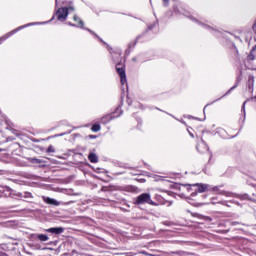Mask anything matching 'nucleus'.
Instances as JSON below:
<instances>
[{
	"mask_svg": "<svg viewBox=\"0 0 256 256\" xmlns=\"http://www.w3.org/2000/svg\"><path fill=\"white\" fill-rule=\"evenodd\" d=\"M55 150H53V146H50L49 148H48V153H53Z\"/></svg>",
	"mask_w": 256,
	"mask_h": 256,
	"instance_id": "2eb2a0df",
	"label": "nucleus"
},
{
	"mask_svg": "<svg viewBox=\"0 0 256 256\" xmlns=\"http://www.w3.org/2000/svg\"><path fill=\"white\" fill-rule=\"evenodd\" d=\"M37 239H39V241L45 242L49 239V236L45 235V234H38Z\"/></svg>",
	"mask_w": 256,
	"mask_h": 256,
	"instance_id": "9b49d317",
	"label": "nucleus"
},
{
	"mask_svg": "<svg viewBox=\"0 0 256 256\" xmlns=\"http://www.w3.org/2000/svg\"><path fill=\"white\" fill-rule=\"evenodd\" d=\"M36 163H39V160L36 159Z\"/></svg>",
	"mask_w": 256,
	"mask_h": 256,
	"instance_id": "cd10ccee",
	"label": "nucleus"
},
{
	"mask_svg": "<svg viewBox=\"0 0 256 256\" xmlns=\"http://www.w3.org/2000/svg\"><path fill=\"white\" fill-rule=\"evenodd\" d=\"M116 70L118 75L120 76V81L122 85H125V83H127V76L125 74V68H123V64L118 63L116 65Z\"/></svg>",
	"mask_w": 256,
	"mask_h": 256,
	"instance_id": "20e7f679",
	"label": "nucleus"
},
{
	"mask_svg": "<svg viewBox=\"0 0 256 256\" xmlns=\"http://www.w3.org/2000/svg\"><path fill=\"white\" fill-rule=\"evenodd\" d=\"M31 25H39V23H29L24 26H20L16 29L12 30L11 32L5 34L3 37L0 38V41H6V39H9V37H11V35H15V33H17V31H21V29H25V27H31Z\"/></svg>",
	"mask_w": 256,
	"mask_h": 256,
	"instance_id": "7ed1b4c3",
	"label": "nucleus"
},
{
	"mask_svg": "<svg viewBox=\"0 0 256 256\" xmlns=\"http://www.w3.org/2000/svg\"><path fill=\"white\" fill-rule=\"evenodd\" d=\"M145 203H148V205L157 206V203L151 200V194L149 193H143L139 195L135 200L136 205H145Z\"/></svg>",
	"mask_w": 256,
	"mask_h": 256,
	"instance_id": "f03ea898",
	"label": "nucleus"
},
{
	"mask_svg": "<svg viewBox=\"0 0 256 256\" xmlns=\"http://www.w3.org/2000/svg\"><path fill=\"white\" fill-rule=\"evenodd\" d=\"M73 20H74L76 23H78V25H76V27H81V29H83L84 23H83V20H81V18H80L79 16L74 15Z\"/></svg>",
	"mask_w": 256,
	"mask_h": 256,
	"instance_id": "1a4fd4ad",
	"label": "nucleus"
},
{
	"mask_svg": "<svg viewBox=\"0 0 256 256\" xmlns=\"http://www.w3.org/2000/svg\"><path fill=\"white\" fill-rule=\"evenodd\" d=\"M232 89H235V87H232V88L230 89V91H232Z\"/></svg>",
	"mask_w": 256,
	"mask_h": 256,
	"instance_id": "a878e982",
	"label": "nucleus"
},
{
	"mask_svg": "<svg viewBox=\"0 0 256 256\" xmlns=\"http://www.w3.org/2000/svg\"><path fill=\"white\" fill-rule=\"evenodd\" d=\"M88 159L90 161V163H99V157L97 156V154L91 152L88 156Z\"/></svg>",
	"mask_w": 256,
	"mask_h": 256,
	"instance_id": "6e6552de",
	"label": "nucleus"
},
{
	"mask_svg": "<svg viewBox=\"0 0 256 256\" xmlns=\"http://www.w3.org/2000/svg\"><path fill=\"white\" fill-rule=\"evenodd\" d=\"M87 31H89V33H91L92 35H95V37H97V34H95V32H93L91 29H87Z\"/></svg>",
	"mask_w": 256,
	"mask_h": 256,
	"instance_id": "dca6fc26",
	"label": "nucleus"
},
{
	"mask_svg": "<svg viewBox=\"0 0 256 256\" xmlns=\"http://www.w3.org/2000/svg\"><path fill=\"white\" fill-rule=\"evenodd\" d=\"M192 21H196L197 23H199L200 25H203L201 22L197 21V19L192 18Z\"/></svg>",
	"mask_w": 256,
	"mask_h": 256,
	"instance_id": "6ab92c4d",
	"label": "nucleus"
},
{
	"mask_svg": "<svg viewBox=\"0 0 256 256\" xmlns=\"http://www.w3.org/2000/svg\"><path fill=\"white\" fill-rule=\"evenodd\" d=\"M192 187H197L198 193H205L208 186L206 184H193Z\"/></svg>",
	"mask_w": 256,
	"mask_h": 256,
	"instance_id": "0eeeda50",
	"label": "nucleus"
},
{
	"mask_svg": "<svg viewBox=\"0 0 256 256\" xmlns=\"http://www.w3.org/2000/svg\"><path fill=\"white\" fill-rule=\"evenodd\" d=\"M68 25H70V27H77V25H75V24H73L71 22H69Z\"/></svg>",
	"mask_w": 256,
	"mask_h": 256,
	"instance_id": "f3484780",
	"label": "nucleus"
},
{
	"mask_svg": "<svg viewBox=\"0 0 256 256\" xmlns=\"http://www.w3.org/2000/svg\"><path fill=\"white\" fill-rule=\"evenodd\" d=\"M111 119H113V116L111 115H106L104 117L101 118V123H109V121H111Z\"/></svg>",
	"mask_w": 256,
	"mask_h": 256,
	"instance_id": "9d476101",
	"label": "nucleus"
},
{
	"mask_svg": "<svg viewBox=\"0 0 256 256\" xmlns=\"http://www.w3.org/2000/svg\"><path fill=\"white\" fill-rule=\"evenodd\" d=\"M206 29H213V28H211L210 26H208V25H205V24H202Z\"/></svg>",
	"mask_w": 256,
	"mask_h": 256,
	"instance_id": "a211bd4d",
	"label": "nucleus"
},
{
	"mask_svg": "<svg viewBox=\"0 0 256 256\" xmlns=\"http://www.w3.org/2000/svg\"><path fill=\"white\" fill-rule=\"evenodd\" d=\"M197 195V192L192 193V197H195Z\"/></svg>",
	"mask_w": 256,
	"mask_h": 256,
	"instance_id": "4be33fe9",
	"label": "nucleus"
},
{
	"mask_svg": "<svg viewBox=\"0 0 256 256\" xmlns=\"http://www.w3.org/2000/svg\"><path fill=\"white\" fill-rule=\"evenodd\" d=\"M190 136H191V137H194L192 133H190Z\"/></svg>",
	"mask_w": 256,
	"mask_h": 256,
	"instance_id": "bb28decb",
	"label": "nucleus"
},
{
	"mask_svg": "<svg viewBox=\"0 0 256 256\" xmlns=\"http://www.w3.org/2000/svg\"><path fill=\"white\" fill-rule=\"evenodd\" d=\"M149 29H153V26H150Z\"/></svg>",
	"mask_w": 256,
	"mask_h": 256,
	"instance_id": "393cba45",
	"label": "nucleus"
},
{
	"mask_svg": "<svg viewBox=\"0 0 256 256\" xmlns=\"http://www.w3.org/2000/svg\"><path fill=\"white\" fill-rule=\"evenodd\" d=\"M246 101L243 103V106H242V110L245 111V105H246Z\"/></svg>",
	"mask_w": 256,
	"mask_h": 256,
	"instance_id": "aec40b11",
	"label": "nucleus"
},
{
	"mask_svg": "<svg viewBox=\"0 0 256 256\" xmlns=\"http://www.w3.org/2000/svg\"><path fill=\"white\" fill-rule=\"evenodd\" d=\"M47 233H54L55 235H61L63 231H65V228L63 227H57V228H49L45 230Z\"/></svg>",
	"mask_w": 256,
	"mask_h": 256,
	"instance_id": "423d86ee",
	"label": "nucleus"
},
{
	"mask_svg": "<svg viewBox=\"0 0 256 256\" xmlns=\"http://www.w3.org/2000/svg\"><path fill=\"white\" fill-rule=\"evenodd\" d=\"M58 137H63V134L58 135Z\"/></svg>",
	"mask_w": 256,
	"mask_h": 256,
	"instance_id": "b1692460",
	"label": "nucleus"
},
{
	"mask_svg": "<svg viewBox=\"0 0 256 256\" xmlns=\"http://www.w3.org/2000/svg\"><path fill=\"white\" fill-rule=\"evenodd\" d=\"M249 58L252 60L256 59V46L252 49Z\"/></svg>",
	"mask_w": 256,
	"mask_h": 256,
	"instance_id": "ddd939ff",
	"label": "nucleus"
},
{
	"mask_svg": "<svg viewBox=\"0 0 256 256\" xmlns=\"http://www.w3.org/2000/svg\"><path fill=\"white\" fill-rule=\"evenodd\" d=\"M91 130L94 132V133H97L99 131H101V125L99 124H94L91 128Z\"/></svg>",
	"mask_w": 256,
	"mask_h": 256,
	"instance_id": "f8f14e48",
	"label": "nucleus"
},
{
	"mask_svg": "<svg viewBox=\"0 0 256 256\" xmlns=\"http://www.w3.org/2000/svg\"><path fill=\"white\" fill-rule=\"evenodd\" d=\"M23 198L24 199H33V195L29 192H24L23 193Z\"/></svg>",
	"mask_w": 256,
	"mask_h": 256,
	"instance_id": "4468645a",
	"label": "nucleus"
},
{
	"mask_svg": "<svg viewBox=\"0 0 256 256\" xmlns=\"http://www.w3.org/2000/svg\"><path fill=\"white\" fill-rule=\"evenodd\" d=\"M75 11V7L70 6V7H61L56 11V17L58 21H65L67 17H69V12Z\"/></svg>",
	"mask_w": 256,
	"mask_h": 256,
	"instance_id": "f257e3e1",
	"label": "nucleus"
},
{
	"mask_svg": "<svg viewBox=\"0 0 256 256\" xmlns=\"http://www.w3.org/2000/svg\"><path fill=\"white\" fill-rule=\"evenodd\" d=\"M42 199H43V202L47 203L48 205H54L55 207H59V205H61V202L50 197L43 196Z\"/></svg>",
	"mask_w": 256,
	"mask_h": 256,
	"instance_id": "39448f33",
	"label": "nucleus"
},
{
	"mask_svg": "<svg viewBox=\"0 0 256 256\" xmlns=\"http://www.w3.org/2000/svg\"><path fill=\"white\" fill-rule=\"evenodd\" d=\"M18 197H23V194H21V193H18Z\"/></svg>",
	"mask_w": 256,
	"mask_h": 256,
	"instance_id": "5701e85b",
	"label": "nucleus"
},
{
	"mask_svg": "<svg viewBox=\"0 0 256 256\" xmlns=\"http://www.w3.org/2000/svg\"><path fill=\"white\" fill-rule=\"evenodd\" d=\"M165 5L169 4V0H163Z\"/></svg>",
	"mask_w": 256,
	"mask_h": 256,
	"instance_id": "412c9836",
	"label": "nucleus"
}]
</instances>
